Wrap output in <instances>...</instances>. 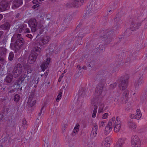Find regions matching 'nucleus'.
Here are the masks:
<instances>
[{
	"mask_svg": "<svg viewBox=\"0 0 147 147\" xmlns=\"http://www.w3.org/2000/svg\"><path fill=\"white\" fill-rule=\"evenodd\" d=\"M142 82V78L141 77H140L139 79L137 80L135 84L136 87H138L141 84Z\"/></svg>",
	"mask_w": 147,
	"mask_h": 147,
	"instance_id": "nucleus-30",
	"label": "nucleus"
},
{
	"mask_svg": "<svg viewBox=\"0 0 147 147\" xmlns=\"http://www.w3.org/2000/svg\"><path fill=\"white\" fill-rule=\"evenodd\" d=\"M113 126L114 127L115 132H117L120 130L121 126V121L117 117L116 119L115 117H113L110 121L105 128V131L106 134H108L111 132Z\"/></svg>",
	"mask_w": 147,
	"mask_h": 147,
	"instance_id": "nucleus-2",
	"label": "nucleus"
},
{
	"mask_svg": "<svg viewBox=\"0 0 147 147\" xmlns=\"http://www.w3.org/2000/svg\"><path fill=\"white\" fill-rule=\"evenodd\" d=\"M144 18L142 16H139L137 18L133 20L131 22L129 29L134 31L138 29L141 26Z\"/></svg>",
	"mask_w": 147,
	"mask_h": 147,
	"instance_id": "nucleus-3",
	"label": "nucleus"
},
{
	"mask_svg": "<svg viewBox=\"0 0 147 147\" xmlns=\"http://www.w3.org/2000/svg\"><path fill=\"white\" fill-rule=\"evenodd\" d=\"M23 39L21 37V34H14L12 37L11 41L12 42H15L14 46L17 49L20 48L23 44Z\"/></svg>",
	"mask_w": 147,
	"mask_h": 147,
	"instance_id": "nucleus-4",
	"label": "nucleus"
},
{
	"mask_svg": "<svg viewBox=\"0 0 147 147\" xmlns=\"http://www.w3.org/2000/svg\"><path fill=\"white\" fill-rule=\"evenodd\" d=\"M131 144L132 147H140V140L137 136H135L132 137Z\"/></svg>",
	"mask_w": 147,
	"mask_h": 147,
	"instance_id": "nucleus-6",
	"label": "nucleus"
},
{
	"mask_svg": "<svg viewBox=\"0 0 147 147\" xmlns=\"http://www.w3.org/2000/svg\"><path fill=\"white\" fill-rule=\"evenodd\" d=\"M22 70V65L20 63L16 65L12 71V74L15 77H17L20 76Z\"/></svg>",
	"mask_w": 147,
	"mask_h": 147,
	"instance_id": "nucleus-5",
	"label": "nucleus"
},
{
	"mask_svg": "<svg viewBox=\"0 0 147 147\" xmlns=\"http://www.w3.org/2000/svg\"><path fill=\"white\" fill-rule=\"evenodd\" d=\"M119 18H118V17H117V16L116 17V18L114 19V21L117 22H117H118L119 20Z\"/></svg>",
	"mask_w": 147,
	"mask_h": 147,
	"instance_id": "nucleus-59",
	"label": "nucleus"
},
{
	"mask_svg": "<svg viewBox=\"0 0 147 147\" xmlns=\"http://www.w3.org/2000/svg\"><path fill=\"white\" fill-rule=\"evenodd\" d=\"M14 57V54L13 53V52H10L9 55V57L8 59L10 61H12L13 58Z\"/></svg>",
	"mask_w": 147,
	"mask_h": 147,
	"instance_id": "nucleus-36",
	"label": "nucleus"
},
{
	"mask_svg": "<svg viewBox=\"0 0 147 147\" xmlns=\"http://www.w3.org/2000/svg\"><path fill=\"white\" fill-rule=\"evenodd\" d=\"M50 60V58H48L47 59L46 61H43L40 66L42 71H44L48 67V65L49 63Z\"/></svg>",
	"mask_w": 147,
	"mask_h": 147,
	"instance_id": "nucleus-14",
	"label": "nucleus"
},
{
	"mask_svg": "<svg viewBox=\"0 0 147 147\" xmlns=\"http://www.w3.org/2000/svg\"><path fill=\"white\" fill-rule=\"evenodd\" d=\"M20 14L19 13H17L16 15V18H18L20 17Z\"/></svg>",
	"mask_w": 147,
	"mask_h": 147,
	"instance_id": "nucleus-62",
	"label": "nucleus"
},
{
	"mask_svg": "<svg viewBox=\"0 0 147 147\" xmlns=\"http://www.w3.org/2000/svg\"><path fill=\"white\" fill-rule=\"evenodd\" d=\"M25 30L24 31V32L25 33H28L30 32V30L28 28H26V29H25Z\"/></svg>",
	"mask_w": 147,
	"mask_h": 147,
	"instance_id": "nucleus-53",
	"label": "nucleus"
},
{
	"mask_svg": "<svg viewBox=\"0 0 147 147\" xmlns=\"http://www.w3.org/2000/svg\"><path fill=\"white\" fill-rule=\"evenodd\" d=\"M20 99V96L18 94H16L14 96V100L16 102H18Z\"/></svg>",
	"mask_w": 147,
	"mask_h": 147,
	"instance_id": "nucleus-33",
	"label": "nucleus"
},
{
	"mask_svg": "<svg viewBox=\"0 0 147 147\" xmlns=\"http://www.w3.org/2000/svg\"><path fill=\"white\" fill-rule=\"evenodd\" d=\"M102 145L106 147H108L110 146V143L109 142H107L106 141H103L102 142Z\"/></svg>",
	"mask_w": 147,
	"mask_h": 147,
	"instance_id": "nucleus-38",
	"label": "nucleus"
},
{
	"mask_svg": "<svg viewBox=\"0 0 147 147\" xmlns=\"http://www.w3.org/2000/svg\"><path fill=\"white\" fill-rule=\"evenodd\" d=\"M129 93V92L128 90H126L124 92L121 98L123 103H126L128 101Z\"/></svg>",
	"mask_w": 147,
	"mask_h": 147,
	"instance_id": "nucleus-13",
	"label": "nucleus"
},
{
	"mask_svg": "<svg viewBox=\"0 0 147 147\" xmlns=\"http://www.w3.org/2000/svg\"><path fill=\"white\" fill-rule=\"evenodd\" d=\"M41 51V49L38 47H34L31 50V53H32L33 55L37 56L39 54Z\"/></svg>",
	"mask_w": 147,
	"mask_h": 147,
	"instance_id": "nucleus-18",
	"label": "nucleus"
},
{
	"mask_svg": "<svg viewBox=\"0 0 147 147\" xmlns=\"http://www.w3.org/2000/svg\"><path fill=\"white\" fill-rule=\"evenodd\" d=\"M79 127L80 125L79 124H77L76 125L74 128L73 132L72 133L73 135L74 136L75 134H74L76 133V132H77L79 131Z\"/></svg>",
	"mask_w": 147,
	"mask_h": 147,
	"instance_id": "nucleus-32",
	"label": "nucleus"
},
{
	"mask_svg": "<svg viewBox=\"0 0 147 147\" xmlns=\"http://www.w3.org/2000/svg\"><path fill=\"white\" fill-rule=\"evenodd\" d=\"M37 56L31 53V54L29 55L28 58V61L30 63H33L36 60Z\"/></svg>",
	"mask_w": 147,
	"mask_h": 147,
	"instance_id": "nucleus-21",
	"label": "nucleus"
},
{
	"mask_svg": "<svg viewBox=\"0 0 147 147\" xmlns=\"http://www.w3.org/2000/svg\"><path fill=\"white\" fill-rule=\"evenodd\" d=\"M44 107H42V108H41V109H40V113H39L38 114V117L39 118L41 117H40V116L42 115L43 114V112H42V110H43V108Z\"/></svg>",
	"mask_w": 147,
	"mask_h": 147,
	"instance_id": "nucleus-44",
	"label": "nucleus"
},
{
	"mask_svg": "<svg viewBox=\"0 0 147 147\" xmlns=\"http://www.w3.org/2000/svg\"><path fill=\"white\" fill-rule=\"evenodd\" d=\"M68 125V124H65L64 125V126H63V130H64V131L65 130V129L66 128V126H67V125Z\"/></svg>",
	"mask_w": 147,
	"mask_h": 147,
	"instance_id": "nucleus-60",
	"label": "nucleus"
},
{
	"mask_svg": "<svg viewBox=\"0 0 147 147\" xmlns=\"http://www.w3.org/2000/svg\"><path fill=\"white\" fill-rule=\"evenodd\" d=\"M4 33V32L3 31H0V38H1L3 36V34Z\"/></svg>",
	"mask_w": 147,
	"mask_h": 147,
	"instance_id": "nucleus-52",
	"label": "nucleus"
},
{
	"mask_svg": "<svg viewBox=\"0 0 147 147\" xmlns=\"http://www.w3.org/2000/svg\"><path fill=\"white\" fill-rule=\"evenodd\" d=\"M108 116V113H105L103 114L102 116V118L103 119H105L107 118Z\"/></svg>",
	"mask_w": 147,
	"mask_h": 147,
	"instance_id": "nucleus-47",
	"label": "nucleus"
},
{
	"mask_svg": "<svg viewBox=\"0 0 147 147\" xmlns=\"http://www.w3.org/2000/svg\"><path fill=\"white\" fill-rule=\"evenodd\" d=\"M97 108V106H95V107H94V110L93 111L92 115V117L93 118H94L96 117V114L97 112L96 110Z\"/></svg>",
	"mask_w": 147,
	"mask_h": 147,
	"instance_id": "nucleus-35",
	"label": "nucleus"
},
{
	"mask_svg": "<svg viewBox=\"0 0 147 147\" xmlns=\"http://www.w3.org/2000/svg\"><path fill=\"white\" fill-rule=\"evenodd\" d=\"M22 4V0H14L13 3L12 8L16 9L19 7Z\"/></svg>",
	"mask_w": 147,
	"mask_h": 147,
	"instance_id": "nucleus-19",
	"label": "nucleus"
},
{
	"mask_svg": "<svg viewBox=\"0 0 147 147\" xmlns=\"http://www.w3.org/2000/svg\"><path fill=\"white\" fill-rule=\"evenodd\" d=\"M129 76L128 75H126L121 78V81L127 82L128 79L129 78Z\"/></svg>",
	"mask_w": 147,
	"mask_h": 147,
	"instance_id": "nucleus-34",
	"label": "nucleus"
},
{
	"mask_svg": "<svg viewBox=\"0 0 147 147\" xmlns=\"http://www.w3.org/2000/svg\"><path fill=\"white\" fill-rule=\"evenodd\" d=\"M100 103V98L98 96L94 97L92 99L91 104L92 106H97V105H99Z\"/></svg>",
	"mask_w": 147,
	"mask_h": 147,
	"instance_id": "nucleus-11",
	"label": "nucleus"
},
{
	"mask_svg": "<svg viewBox=\"0 0 147 147\" xmlns=\"http://www.w3.org/2000/svg\"><path fill=\"white\" fill-rule=\"evenodd\" d=\"M28 23L32 31V32H35L37 26L36 20L34 19H31L28 21Z\"/></svg>",
	"mask_w": 147,
	"mask_h": 147,
	"instance_id": "nucleus-8",
	"label": "nucleus"
},
{
	"mask_svg": "<svg viewBox=\"0 0 147 147\" xmlns=\"http://www.w3.org/2000/svg\"><path fill=\"white\" fill-rule=\"evenodd\" d=\"M7 49L4 47H0V56H5L7 53Z\"/></svg>",
	"mask_w": 147,
	"mask_h": 147,
	"instance_id": "nucleus-28",
	"label": "nucleus"
},
{
	"mask_svg": "<svg viewBox=\"0 0 147 147\" xmlns=\"http://www.w3.org/2000/svg\"><path fill=\"white\" fill-rule=\"evenodd\" d=\"M13 76L12 75L10 74H8L5 78V81L8 83H10L12 81Z\"/></svg>",
	"mask_w": 147,
	"mask_h": 147,
	"instance_id": "nucleus-26",
	"label": "nucleus"
},
{
	"mask_svg": "<svg viewBox=\"0 0 147 147\" xmlns=\"http://www.w3.org/2000/svg\"><path fill=\"white\" fill-rule=\"evenodd\" d=\"M106 34L104 35L102 39L104 41H108L107 42H109L111 40V38L112 35L113 34L112 32L109 31L106 32Z\"/></svg>",
	"mask_w": 147,
	"mask_h": 147,
	"instance_id": "nucleus-12",
	"label": "nucleus"
},
{
	"mask_svg": "<svg viewBox=\"0 0 147 147\" xmlns=\"http://www.w3.org/2000/svg\"><path fill=\"white\" fill-rule=\"evenodd\" d=\"M11 26L10 24L8 22H6L1 25L0 28L3 30H9Z\"/></svg>",
	"mask_w": 147,
	"mask_h": 147,
	"instance_id": "nucleus-20",
	"label": "nucleus"
},
{
	"mask_svg": "<svg viewBox=\"0 0 147 147\" xmlns=\"http://www.w3.org/2000/svg\"><path fill=\"white\" fill-rule=\"evenodd\" d=\"M111 75L110 73L105 70L101 71L97 75V79L99 81L96 88L95 92L97 96H99L102 94L106 82V79L109 78Z\"/></svg>",
	"mask_w": 147,
	"mask_h": 147,
	"instance_id": "nucleus-1",
	"label": "nucleus"
},
{
	"mask_svg": "<svg viewBox=\"0 0 147 147\" xmlns=\"http://www.w3.org/2000/svg\"><path fill=\"white\" fill-rule=\"evenodd\" d=\"M9 5L7 2L2 1L0 3V11H4L9 9Z\"/></svg>",
	"mask_w": 147,
	"mask_h": 147,
	"instance_id": "nucleus-10",
	"label": "nucleus"
},
{
	"mask_svg": "<svg viewBox=\"0 0 147 147\" xmlns=\"http://www.w3.org/2000/svg\"><path fill=\"white\" fill-rule=\"evenodd\" d=\"M91 9H90V8H88V10L87 11L86 14L88 15L92 14L93 13V12H92V11H91Z\"/></svg>",
	"mask_w": 147,
	"mask_h": 147,
	"instance_id": "nucleus-43",
	"label": "nucleus"
},
{
	"mask_svg": "<svg viewBox=\"0 0 147 147\" xmlns=\"http://www.w3.org/2000/svg\"><path fill=\"white\" fill-rule=\"evenodd\" d=\"M63 76V74H62L60 77H59V80H58V81L59 82H60L61 81V79L62 78Z\"/></svg>",
	"mask_w": 147,
	"mask_h": 147,
	"instance_id": "nucleus-55",
	"label": "nucleus"
},
{
	"mask_svg": "<svg viewBox=\"0 0 147 147\" xmlns=\"http://www.w3.org/2000/svg\"><path fill=\"white\" fill-rule=\"evenodd\" d=\"M141 99L144 100L146 99H147V92H144L141 97Z\"/></svg>",
	"mask_w": 147,
	"mask_h": 147,
	"instance_id": "nucleus-37",
	"label": "nucleus"
},
{
	"mask_svg": "<svg viewBox=\"0 0 147 147\" xmlns=\"http://www.w3.org/2000/svg\"><path fill=\"white\" fill-rule=\"evenodd\" d=\"M79 34H78L77 36H78V38L79 39H81L83 37V35L82 34H80V33H78Z\"/></svg>",
	"mask_w": 147,
	"mask_h": 147,
	"instance_id": "nucleus-50",
	"label": "nucleus"
},
{
	"mask_svg": "<svg viewBox=\"0 0 147 147\" xmlns=\"http://www.w3.org/2000/svg\"><path fill=\"white\" fill-rule=\"evenodd\" d=\"M44 0H33L32 1V2L34 4H38L41 1H44Z\"/></svg>",
	"mask_w": 147,
	"mask_h": 147,
	"instance_id": "nucleus-42",
	"label": "nucleus"
},
{
	"mask_svg": "<svg viewBox=\"0 0 147 147\" xmlns=\"http://www.w3.org/2000/svg\"><path fill=\"white\" fill-rule=\"evenodd\" d=\"M117 85V83H115L113 84H111L110 85V86L111 88H115Z\"/></svg>",
	"mask_w": 147,
	"mask_h": 147,
	"instance_id": "nucleus-46",
	"label": "nucleus"
},
{
	"mask_svg": "<svg viewBox=\"0 0 147 147\" xmlns=\"http://www.w3.org/2000/svg\"><path fill=\"white\" fill-rule=\"evenodd\" d=\"M98 129L97 125L95 124L92 128V131L91 132V135L92 137H95L97 134V130Z\"/></svg>",
	"mask_w": 147,
	"mask_h": 147,
	"instance_id": "nucleus-22",
	"label": "nucleus"
},
{
	"mask_svg": "<svg viewBox=\"0 0 147 147\" xmlns=\"http://www.w3.org/2000/svg\"><path fill=\"white\" fill-rule=\"evenodd\" d=\"M84 1V0H74V6L77 7L81 6L82 5Z\"/></svg>",
	"mask_w": 147,
	"mask_h": 147,
	"instance_id": "nucleus-25",
	"label": "nucleus"
},
{
	"mask_svg": "<svg viewBox=\"0 0 147 147\" xmlns=\"http://www.w3.org/2000/svg\"><path fill=\"white\" fill-rule=\"evenodd\" d=\"M21 84L20 81L18 80V79L16 81V82L14 83V86H16V88L17 90H18L19 89H20V90H22V87H21L20 88Z\"/></svg>",
	"mask_w": 147,
	"mask_h": 147,
	"instance_id": "nucleus-27",
	"label": "nucleus"
},
{
	"mask_svg": "<svg viewBox=\"0 0 147 147\" xmlns=\"http://www.w3.org/2000/svg\"><path fill=\"white\" fill-rule=\"evenodd\" d=\"M127 82L123 81H121L119 86L121 90H124L127 88Z\"/></svg>",
	"mask_w": 147,
	"mask_h": 147,
	"instance_id": "nucleus-24",
	"label": "nucleus"
},
{
	"mask_svg": "<svg viewBox=\"0 0 147 147\" xmlns=\"http://www.w3.org/2000/svg\"><path fill=\"white\" fill-rule=\"evenodd\" d=\"M22 125L24 129L27 128L28 127L25 118H23L22 121Z\"/></svg>",
	"mask_w": 147,
	"mask_h": 147,
	"instance_id": "nucleus-31",
	"label": "nucleus"
},
{
	"mask_svg": "<svg viewBox=\"0 0 147 147\" xmlns=\"http://www.w3.org/2000/svg\"><path fill=\"white\" fill-rule=\"evenodd\" d=\"M104 141H106L107 142H109L110 141V139L109 138H106Z\"/></svg>",
	"mask_w": 147,
	"mask_h": 147,
	"instance_id": "nucleus-56",
	"label": "nucleus"
},
{
	"mask_svg": "<svg viewBox=\"0 0 147 147\" xmlns=\"http://www.w3.org/2000/svg\"><path fill=\"white\" fill-rule=\"evenodd\" d=\"M62 96V93L61 92H59L56 99L57 102H58L59 99H61Z\"/></svg>",
	"mask_w": 147,
	"mask_h": 147,
	"instance_id": "nucleus-41",
	"label": "nucleus"
},
{
	"mask_svg": "<svg viewBox=\"0 0 147 147\" xmlns=\"http://www.w3.org/2000/svg\"><path fill=\"white\" fill-rule=\"evenodd\" d=\"M26 27V25L25 24H24L22 25L19 31L20 32L24 30L25 29Z\"/></svg>",
	"mask_w": 147,
	"mask_h": 147,
	"instance_id": "nucleus-40",
	"label": "nucleus"
},
{
	"mask_svg": "<svg viewBox=\"0 0 147 147\" xmlns=\"http://www.w3.org/2000/svg\"><path fill=\"white\" fill-rule=\"evenodd\" d=\"M10 141V138L8 136L5 137L1 140L2 142L5 144L8 143Z\"/></svg>",
	"mask_w": 147,
	"mask_h": 147,
	"instance_id": "nucleus-29",
	"label": "nucleus"
},
{
	"mask_svg": "<svg viewBox=\"0 0 147 147\" xmlns=\"http://www.w3.org/2000/svg\"><path fill=\"white\" fill-rule=\"evenodd\" d=\"M142 114L141 111L139 109H137L136 113L134 114H131L129 116L130 118L132 119H135L136 120H139L142 117Z\"/></svg>",
	"mask_w": 147,
	"mask_h": 147,
	"instance_id": "nucleus-9",
	"label": "nucleus"
},
{
	"mask_svg": "<svg viewBox=\"0 0 147 147\" xmlns=\"http://www.w3.org/2000/svg\"><path fill=\"white\" fill-rule=\"evenodd\" d=\"M32 98H33V96L32 95H31V96H30V97L28 99V101L29 102H31L32 100Z\"/></svg>",
	"mask_w": 147,
	"mask_h": 147,
	"instance_id": "nucleus-54",
	"label": "nucleus"
},
{
	"mask_svg": "<svg viewBox=\"0 0 147 147\" xmlns=\"http://www.w3.org/2000/svg\"><path fill=\"white\" fill-rule=\"evenodd\" d=\"M103 105L102 104L101 105L100 107V108L98 110V113H101L103 111Z\"/></svg>",
	"mask_w": 147,
	"mask_h": 147,
	"instance_id": "nucleus-39",
	"label": "nucleus"
},
{
	"mask_svg": "<svg viewBox=\"0 0 147 147\" xmlns=\"http://www.w3.org/2000/svg\"><path fill=\"white\" fill-rule=\"evenodd\" d=\"M30 80V77L26 75H24L23 77H20L18 78V80L20 81L21 83H28Z\"/></svg>",
	"mask_w": 147,
	"mask_h": 147,
	"instance_id": "nucleus-17",
	"label": "nucleus"
},
{
	"mask_svg": "<svg viewBox=\"0 0 147 147\" xmlns=\"http://www.w3.org/2000/svg\"><path fill=\"white\" fill-rule=\"evenodd\" d=\"M82 96H84L85 95V93L84 90L81 91V93L80 94Z\"/></svg>",
	"mask_w": 147,
	"mask_h": 147,
	"instance_id": "nucleus-58",
	"label": "nucleus"
},
{
	"mask_svg": "<svg viewBox=\"0 0 147 147\" xmlns=\"http://www.w3.org/2000/svg\"><path fill=\"white\" fill-rule=\"evenodd\" d=\"M36 100H34L33 101H32V104L31 105V106L32 107V106H33L36 103Z\"/></svg>",
	"mask_w": 147,
	"mask_h": 147,
	"instance_id": "nucleus-61",
	"label": "nucleus"
},
{
	"mask_svg": "<svg viewBox=\"0 0 147 147\" xmlns=\"http://www.w3.org/2000/svg\"><path fill=\"white\" fill-rule=\"evenodd\" d=\"M27 74H28L29 73H31L32 71V69L30 67L28 66L27 68Z\"/></svg>",
	"mask_w": 147,
	"mask_h": 147,
	"instance_id": "nucleus-45",
	"label": "nucleus"
},
{
	"mask_svg": "<svg viewBox=\"0 0 147 147\" xmlns=\"http://www.w3.org/2000/svg\"><path fill=\"white\" fill-rule=\"evenodd\" d=\"M125 139L123 138H120L118 141L116 147H122L125 143Z\"/></svg>",
	"mask_w": 147,
	"mask_h": 147,
	"instance_id": "nucleus-23",
	"label": "nucleus"
},
{
	"mask_svg": "<svg viewBox=\"0 0 147 147\" xmlns=\"http://www.w3.org/2000/svg\"><path fill=\"white\" fill-rule=\"evenodd\" d=\"M127 125L129 128L131 129L134 130L136 128V125L131 119L128 120Z\"/></svg>",
	"mask_w": 147,
	"mask_h": 147,
	"instance_id": "nucleus-16",
	"label": "nucleus"
},
{
	"mask_svg": "<svg viewBox=\"0 0 147 147\" xmlns=\"http://www.w3.org/2000/svg\"><path fill=\"white\" fill-rule=\"evenodd\" d=\"M26 36L27 37L30 38V39H32L33 37L32 35L30 34H28L26 35Z\"/></svg>",
	"mask_w": 147,
	"mask_h": 147,
	"instance_id": "nucleus-51",
	"label": "nucleus"
},
{
	"mask_svg": "<svg viewBox=\"0 0 147 147\" xmlns=\"http://www.w3.org/2000/svg\"><path fill=\"white\" fill-rule=\"evenodd\" d=\"M3 118V115L1 114H0V124H1V122L2 120V119Z\"/></svg>",
	"mask_w": 147,
	"mask_h": 147,
	"instance_id": "nucleus-57",
	"label": "nucleus"
},
{
	"mask_svg": "<svg viewBox=\"0 0 147 147\" xmlns=\"http://www.w3.org/2000/svg\"><path fill=\"white\" fill-rule=\"evenodd\" d=\"M6 40L5 39H3V44H5L6 43Z\"/></svg>",
	"mask_w": 147,
	"mask_h": 147,
	"instance_id": "nucleus-63",
	"label": "nucleus"
},
{
	"mask_svg": "<svg viewBox=\"0 0 147 147\" xmlns=\"http://www.w3.org/2000/svg\"><path fill=\"white\" fill-rule=\"evenodd\" d=\"M4 56L2 55L0 56V61L1 62H3L4 61Z\"/></svg>",
	"mask_w": 147,
	"mask_h": 147,
	"instance_id": "nucleus-49",
	"label": "nucleus"
},
{
	"mask_svg": "<svg viewBox=\"0 0 147 147\" xmlns=\"http://www.w3.org/2000/svg\"><path fill=\"white\" fill-rule=\"evenodd\" d=\"M112 99H111V100H113L114 102V103L117 102L118 101V98H113L112 97Z\"/></svg>",
	"mask_w": 147,
	"mask_h": 147,
	"instance_id": "nucleus-48",
	"label": "nucleus"
},
{
	"mask_svg": "<svg viewBox=\"0 0 147 147\" xmlns=\"http://www.w3.org/2000/svg\"><path fill=\"white\" fill-rule=\"evenodd\" d=\"M50 39V38L49 36L40 38L36 41V43L37 42L38 44L42 46L47 44L49 42Z\"/></svg>",
	"mask_w": 147,
	"mask_h": 147,
	"instance_id": "nucleus-7",
	"label": "nucleus"
},
{
	"mask_svg": "<svg viewBox=\"0 0 147 147\" xmlns=\"http://www.w3.org/2000/svg\"><path fill=\"white\" fill-rule=\"evenodd\" d=\"M104 123L103 122H101L100 124L101 126L103 127V126H104L105 125Z\"/></svg>",
	"mask_w": 147,
	"mask_h": 147,
	"instance_id": "nucleus-64",
	"label": "nucleus"
},
{
	"mask_svg": "<svg viewBox=\"0 0 147 147\" xmlns=\"http://www.w3.org/2000/svg\"><path fill=\"white\" fill-rule=\"evenodd\" d=\"M58 47L55 44H51L50 45L49 50V53L52 54L57 52L58 50Z\"/></svg>",
	"mask_w": 147,
	"mask_h": 147,
	"instance_id": "nucleus-15",
	"label": "nucleus"
}]
</instances>
